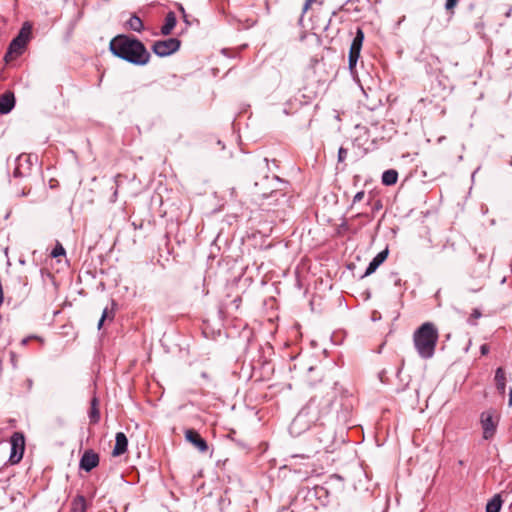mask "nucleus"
<instances>
[{
  "mask_svg": "<svg viewBox=\"0 0 512 512\" xmlns=\"http://www.w3.org/2000/svg\"><path fill=\"white\" fill-rule=\"evenodd\" d=\"M109 50L114 56L136 66L148 64L151 58L150 52L140 40L124 34L111 39Z\"/></svg>",
  "mask_w": 512,
  "mask_h": 512,
  "instance_id": "nucleus-1",
  "label": "nucleus"
},
{
  "mask_svg": "<svg viewBox=\"0 0 512 512\" xmlns=\"http://www.w3.org/2000/svg\"><path fill=\"white\" fill-rule=\"evenodd\" d=\"M439 334L436 326L425 322L413 333L414 347L420 358L428 360L435 354Z\"/></svg>",
  "mask_w": 512,
  "mask_h": 512,
  "instance_id": "nucleus-2",
  "label": "nucleus"
},
{
  "mask_svg": "<svg viewBox=\"0 0 512 512\" xmlns=\"http://www.w3.org/2000/svg\"><path fill=\"white\" fill-rule=\"evenodd\" d=\"M333 401L334 396L332 395H315L302 407L301 411L313 425L318 422L322 425L321 421L331 412Z\"/></svg>",
  "mask_w": 512,
  "mask_h": 512,
  "instance_id": "nucleus-3",
  "label": "nucleus"
},
{
  "mask_svg": "<svg viewBox=\"0 0 512 512\" xmlns=\"http://www.w3.org/2000/svg\"><path fill=\"white\" fill-rule=\"evenodd\" d=\"M278 181H280V179L277 176H265L260 183L255 182L252 190L253 200L259 205H263L261 203L262 200L269 198H273L275 201H278L279 197H281L285 201V194L274 188L275 182Z\"/></svg>",
  "mask_w": 512,
  "mask_h": 512,
  "instance_id": "nucleus-4",
  "label": "nucleus"
},
{
  "mask_svg": "<svg viewBox=\"0 0 512 512\" xmlns=\"http://www.w3.org/2000/svg\"><path fill=\"white\" fill-rule=\"evenodd\" d=\"M32 36V24L24 22L17 36L12 39L4 55V61L10 63L15 57L23 54Z\"/></svg>",
  "mask_w": 512,
  "mask_h": 512,
  "instance_id": "nucleus-5",
  "label": "nucleus"
},
{
  "mask_svg": "<svg viewBox=\"0 0 512 512\" xmlns=\"http://www.w3.org/2000/svg\"><path fill=\"white\" fill-rule=\"evenodd\" d=\"M499 420L500 414L495 409H489L481 413L480 423L485 440H489L495 435Z\"/></svg>",
  "mask_w": 512,
  "mask_h": 512,
  "instance_id": "nucleus-6",
  "label": "nucleus"
},
{
  "mask_svg": "<svg viewBox=\"0 0 512 512\" xmlns=\"http://www.w3.org/2000/svg\"><path fill=\"white\" fill-rule=\"evenodd\" d=\"M181 41L177 38L157 40L152 45V51L159 57H167L180 49Z\"/></svg>",
  "mask_w": 512,
  "mask_h": 512,
  "instance_id": "nucleus-7",
  "label": "nucleus"
},
{
  "mask_svg": "<svg viewBox=\"0 0 512 512\" xmlns=\"http://www.w3.org/2000/svg\"><path fill=\"white\" fill-rule=\"evenodd\" d=\"M364 41V32L361 28H357L356 34L352 40L349 55H348V67L351 73L354 72V69L357 65L358 59L360 57V52L362 49Z\"/></svg>",
  "mask_w": 512,
  "mask_h": 512,
  "instance_id": "nucleus-8",
  "label": "nucleus"
},
{
  "mask_svg": "<svg viewBox=\"0 0 512 512\" xmlns=\"http://www.w3.org/2000/svg\"><path fill=\"white\" fill-rule=\"evenodd\" d=\"M11 453L9 461L11 464H17L21 461L25 449V439L22 433L15 432L10 439Z\"/></svg>",
  "mask_w": 512,
  "mask_h": 512,
  "instance_id": "nucleus-9",
  "label": "nucleus"
},
{
  "mask_svg": "<svg viewBox=\"0 0 512 512\" xmlns=\"http://www.w3.org/2000/svg\"><path fill=\"white\" fill-rule=\"evenodd\" d=\"M313 423L300 410L292 420L289 431L294 436H299L306 430L310 429Z\"/></svg>",
  "mask_w": 512,
  "mask_h": 512,
  "instance_id": "nucleus-10",
  "label": "nucleus"
},
{
  "mask_svg": "<svg viewBox=\"0 0 512 512\" xmlns=\"http://www.w3.org/2000/svg\"><path fill=\"white\" fill-rule=\"evenodd\" d=\"M185 439L194 445L200 452L205 453L208 450V444L200 434L194 429H187L185 431Z\"/></svg>",
  "mask_w": 512,
  "mask_h": 512,
  "instance_id": "nucleus-11",
  "label": "nucleus"
},
{
  "mask_svg": "<svg viewBox=\"0 0 512 512\" xmlns=\"http://www.w3.org/2000/svg\"><path fill=\"white\" fill-rule=\"evenodd\" d=\"M99 464V455L92 450H87L83 453L80 459V468L86 472H90Z\"/></svg>",
  "mask_w": 512,
  "mask_h": 512,
  "instance_id": "nucleus-12",
  "label": "nucleus"
},
{
  "mask_svg": "<svg viewBox=\"0 0 512 512\" xmlns=\"http://www.w3.org/2000/svg\"><path fill=\"white\" fill-rule=\"evenodd\" d=\"M388 249H384L383 251L379 252L369 263L368 267L366 268V271L362 277H367L374 273L377 268L387 259L388 257Z\"/></svg>",
  "mask_w": 512,
  "mask_h": 512,
  "instance_id": "nucleus-13",
  "label": "nucleus"
},
{
  "mask_svg": "<svg viewBox=\"0 0 512 512\" xmlns=\"http://www.w3.org/2000/svg\"><path fill=\"white\" fill-rule=\"evenodd\" d=\"M15 106L14 94L10 91L0 95V114H8Z\"/></svg>",
  "mask_w": 512,
  "mask_h": 512,
  "instance_id": "nucleus-14",
  "label": "nucleus"
},
{
  "mask_svg": "<svg viewBox=\"0 0 512 512\" xmlns=\"http://www.w3.org/2000/svg\"><path fill=\"white\" fill-rule=\"evenodd\" d=\"M128 439L123 432L116 433L115 446L113 448V456H120L127 451Z\"/></svg>",
  "mask_w": 512,
  "mask_h": 512,
  "instance_id": "nucleus-15",
  "label": "nucleus"
},
{
  "mask_svg": "<svg viewBox=\"0 0 512 512\" xmlns=\"http://www.w3.org/2000/svg\"><path fill=\"white\" fill-rule=\"evenodd\" d=\"M177 23V18L174 12L170 11L166 14L165 23L161 27V34L168 36L172 33Z\"/></svg>",
  "mask_w": 512,
  "mask_h": 512,
  "instance_id": "nucleus-16",
  "label": "nucleus"
},
{
  "mask_svg": "<svg viewBox=\"0 0 512 512\" xmlns=\"http://www.w3.org/2000/svg\"><path fill=\"white\" fill-rule=\"evenodd\" d=\"M495 382H496V387H497L498 391L501 394H504L505 389H506V376H505V372H504L503 368H501V367L496 369Z\"/></svg>",
  "mask_w": 512,
  "mask_h": 512,
  "instance_id": "nucleus-17",
  "label": "nucleus"
},
{
  "mask_svg": "<svg viewBox=\"0 0 512 512\" xmlns=\"http://www.w3.org/2000/svg\"><path fill=\"white\" fill-rule=\"evenodd\" d=\"M502 503L503 501L500 494L494 495L486 504V512H500Z\"/></svg>",
  "mask_w": 512,
  "mask_h": 512,
  "instance_id": "nucleus-18",
  "label": "nucleus"
},
{
  "mask_svg": "<svg viewBox=\"0 0 512 512\" xmlns=\"http://www.w3.org/2000/svg\"><path fill=\"white\" fill-rule=\"evenodd\" d=\"M398 180V172L394 169H389L382 174V183L386 186L394 185Z\"/></svg>",
  "mask_w": 512,
  "mask_h": 512,
  "instance_id": "nucleus-19",
  "label": "nucleus"
},
{
  "mask_svg": "<svg viewBox=\"0 0 512 512\" xmlns=\"http://www.w3.org/2000/svg\"><path fill=\"white\" fill-rule=\"evenodd\" d=\"M86 511V500L84 496L78 495L71 503V512H85Z\"/></svg>",
  "mask_w": 512,
  "mask_h": 512,
  "instance_id": "nucleus-20",
  "label": "nucleus"
},
{
  "mask_svg": "<svg viewBox=\"0 0 512 512\" xmlns=\"http://www.w3.org/2000/svg\"><path fill=\"white\" fill-rule=\"evenodd\" d=\"M97 405H98V400H97V398L94 397L91 400V408H90V412H89V418L92 423H97L100 420V412H99Z\"/></svg>",
  "mask_w": 512,
  "mask_h": 512,
  "instance_id": "nucleus-21",
  "label": "nucleus"
},
{
  "mask_svg": "<svg viewBox=\"0 0 512 512\" xmlns=\"http://www.w3.org/2000/svg\"><path fill=\"white\" fill-rule=\"evenodd\" d=\"M127 25L131 30L136 32H141L143 30V22L136 15H132L130 17V19L127 21Z\"/></svg>",
  "mask_w": 512,
  "mask_h": 512,
  "instance_id": "nucleus-22",
  "label": "nucleus"
},
{
  "mask_svg": "<svg viewBox=\"0 0 512 512\" xmlns=\"http://www.w3.org/2000/svg\"><path fill=\"white\" fill-rule=\"evenodd\" d=\"M334 434L332 432L325 433L322 437H319V443L321 448L328 450L333 443Z\"/></svg>",
  "mask_w": 512,
  "mask_h": 512,
  "instance_id": "nucleus-23",
  "label": "nucleus"
},
{
  "mask_svg": "<svg viewBox=\"0 0 512 512\" xmlns=\"http://www.w3.org/2000/svg\"><path fill=\"white\" fill-rule=\"evenodd\" d=\"M65 249L60 242H57L53 250L51 251V257L57 258L65 255Z\"/></svg>",
  "mask_w": 512,
  "mask_h": 512,
  "instance_id": "nucleus-24",
  "label": "nucleus"
},
{
  "mask_svg": "<svg viewBox=\"0 0 512 512\" xmlns=\"http://www.w3.org/2000/svg\"><path fill=\"white\" fill-rule=\"evenodd\" d=\"M348 151L347 149L340 147L338 151V161L343 162L347 157Z\"/></svg>",
  "mask_w": 512,
  "mask_h": 512,
  "instance_id": "nucleus-25",
  "label": "nucleus"
},
{
  "mask_svg": "<svg viewBox=\"0 0 512 512\" xmlns=\"http://www.w3.org/2000/svg\"><path fill=\"white\" fill-rule=\"evenodd\" d=\"M457 3H458V0H446V3H445L446 10L452 11L455 8V6L457 5Z\"/></svg>",
  "mask_w": 512,
  "mask_h": 512,
  "instance_id": "nucleus-26",
  "label": "nucleus"
},
{
  "mask_svg": "<svg viewBox=\"0 0 512 512\" xmlns=\"http://www.w3.org/2000/svg\"><path fill=\"white\" fill-rule=\"evenodd\" d=\"M364 195H365L364 191L357 192L353 198V203H357V202L361 201L363 199Z\"/></svg>",
  "mask_w": 512,
  "mask_h": 512,
  "instance_id": "nucleus-27",
  "label": "nucleus"
},
{
  "mask_svg": "<svg viewBox=\"0 0 512 512\" xmlns=\"http://www.w3.org/2000/svg\"><path fill=\"white\" fill-rule=\"evenodd\" d=\"M391 277H393V281L396 286L401 284V279L398 277L397 273H391Z\"/></svg>",
  "mask_w": 512,
  "mask_h": 512,
  "instance_id": "nucleus-28",
  "label": "nucleus"
},
{
  "mask_svg": "<svg viewBox=\"0 0 512 512\" xmlns=\"http://www.w3.org/2000/svg\"><path fill=\"white\" fill-rule=\"evenodd\" d=\"M14 177H22L23 173L21 172L19 166L17 165L13 171Z\"/></svg>",
  "mask_w": 512,
  "mask_h": 512,
  "instance_id": "nucleus-29",
  "label": "nucleus"
},
{
  "mask_svg": "<svg viewBox=\"0 0 512 512\" xmlns=\"http://www.w3.org/2000/svg\"><path fill=\"white\" fill-rule=\"evenodd\" d=\"M480 351L482 355H486L489 352V347L486 344H484L480 347Z\"/></svg>",
  "mask_w": 512,
  "mask_h": 512,
  "instance_id": "nucleus-30",
  "label": "nucleus"
},
{
  "mask_svg": "<svg viewBox=\"0 0 512 512\" xmlns=\"http://www.w3.org/2000/svg\"><path fill=\"white\" fill-rule=\"evenodd\" d=\"M314 1H315V0H306V1H305V4H304V8H303V9H304V11H306V10L309 8V6H310Z\"/></svg>",
  "mask_w": 512,
  "mask_h": 512,
  "instance_id": "nucleus-31",
  "label": "nucleus"
},
{
  "mask_svg": "<svg viewBox=\"0 0 512 512\" xmlns=\"http://www.w3.org/2000/svg\"><path fill=\"white\" fill-rule=\"evenodd\" d=\"M107 317H108V309H107V308H105V309L103 310V313H102V316H101L102 321H105V319H106Z\"/></svg>",
  "mask_w": 512,
  "mask_h": 512,
  "instance_id": "nucleus-32",
  "label": "nucleus"
},
{
  "mask_svg": "<svg viewBox=\"0 0 512 512\" xmlns=\"http://www.w3.org/2000/svg\"><path fill=\"white\" fill-rule=\"evenodd\" d=\"M509 406H512V388H510L509 390V402H508Z\"/></svg>",
  "mask_w": 512,
  "mask_h": 512,
  "instance_id": "nucleus-33",
  "label": "nucleus"
},
{
  "mask_svg": "<svg viewBox=\"0 0 512 512\" xmlns=\"http://www.w3.org/2000/svg\"><path fill=\"white\" fill-rule=\"evenodd\" d=\"M182 17H183L184 22H185L187 25H190V22L188 21V16H187V14H186V13H184V14L182 15Z\"/></svg>",
  "mask_w": 512,
  "mask_h": 512,
  "instance_id": "nucleus-34",
  "label": "nucleus"
},
{
  "mask_svg": "<svg viewBox=\"0 0 512 512\" xmlns=\"http://www.w3.org/2000/svg\"><path fill=\"white\" fill-rule=\"evenodd\" d=\"M30 339H31V337L24 338V339L21 341L22 345H26V344L29 342V340H30Z\"/></svg>",
  "mask_w": 512,
  "mask_h": 512,
  "instance_id": "nucleus-35",
  "label": "nucleus"
},
{
  "mask_svg": "<svg viewBox=\"0 0 512 512\" xmlns=\"http://www.w3.org/2000/svg\"><path fill=\"white\" fill-rule=\"evenodd\" d=\"M178 8H179L180 12L182 13V15L184 13H186L184 7L181 4L178 5Z\"/></svg>",
  "mask_w": 512,
  "mask_h": 512,
  "instance_id": "nucleus-36",
  "label": "nucleus"
},
{
  "mask_svg": "<svg viewBox=\"0 0 512 512\" xmlns=\"http://www.w3.org/2000/svg\"><path fill=\"white\" fill-rule=\"evenodd\" d=\"M473 316L478 318V317L481 316V313L478 310H475L474 313H473Z\"/></svg>",
  "mask_w": 512,
  "mask_h": 512,
  "instance_id": "nucleus-37",
  "label": "nucleus"
},
{
  "mask_svg": "<svg viewBox=\"0 0 512 512\" xmlns=\"http://www.w3.org/2000/svg\"><path fill=\"white\" fill-rule=\"evenodd\" d=\"M103 323H104V321H102V318H100V320L98 322V329H101Z\"/></svg>",
  "mask_w": 512,
  "mask_h": 512,
  "instance_id": "nucleus-38",
  "label": "nucleus"
},
{
  "mask_svg": "<svg viewBox=\"0 0 512 512\" xmlns=\"http://www.w3.org/2000/svg\"><path fill=\"white\" fill-rule=\"evenodd\" d=\"M22 157H23L22 155L18 156V157L16 158V162H20V161L22 160Z\"/></svg>",
  "mask_w": 512,
  "mask_h": 512,
  "instance_id": "nucleus-39",
  "label": "nucleus"
},
{
  "mask_svg": "<svg viewBox=\"0 0 512 512\" xmlns=\"http://www.w3.org/2000/svg\"><path fill=\"white\" fill-rule=\"evenodd\" d=\"M203 378H207V374L205 372L202 373Z\"/></svg>",
  "mask_w": 512,
  "mask_h": 512,
  "instance_id": "nucleus-40",
  "label": "nucleus"
}]
</instances>
